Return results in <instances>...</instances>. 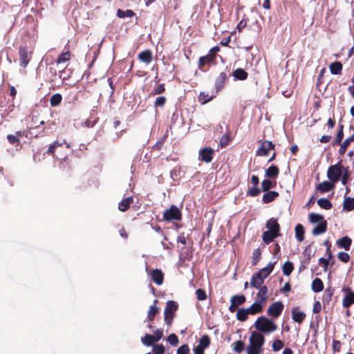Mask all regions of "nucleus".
Listing matches in <instances>:
<instances>
[{"mask_svg":"<svg viewBox=\"0 0 354 354\" xmlns=\"http://www.w3.org/2000/svg\"><path fill=\"white\" fill-rule=\"evenodd\" d=\"M294 269V266L292 262L286 261L284 263L282 267V271L284 275L289 276Z\"/></svg>","mask_w":354,"mask_h":354,"instance_id":"45","label":"nucleus"},{"mask_svg":"<svg viewBox=\"0 0 354 354\" xmlns=\"http://www.w3.org/2000/svg\"><path fill=\"white\" fill-rule=\"evenodd\" d=\"M33 49L27 46H21L19 49V64L26 68L32 59Z\"/></svg>","mask_w":354,"mask_h":354,"instance_id":"4","label":"nucleus"},{"mask_svg":"<svg viewBox=\"0 0 354 354\" xmlns=\"http://www.w3.org/2000/svg\"><path fill=\"white\" fill-rule=\"evenodd\" d=\"M216 64V55H212L207 53L206 55L199 58L198 68L200 71L206 72L212 65H215Z\"/></svg>","mask_w":354,"mask_h":354,"instance_id":"6","label":"nucleus"},{"mask_svg":"<svg viewBox=\"0 0 354 354\" xmlns=\"http://www.w3.org/2000/svg\"><path fill=\"white\" fill-rule=\"evenodd\" d=\"M261 257V250L260 248L254 250L252 252V265L256 266L259 261Z\"/></svg>","mask_w":354,"mask_h":354,"instance_id":"47","label":"nucleus"},{"mask_svg":"<svg viewBox=\"0 0 354 354\" xmlns=\"http://www.w3.org/2000/svg\"><path fill=\"white\" fill-rule=\"evenodd\" d=\"M265 306V304L261 303L260 301L255 299L254 302L247 309L250 315H256L261 313Z\"/></svg>","mask_w":354,"mask_h":354,"instance_id":"16","label":"nucleus"},{"mask_svg":"<svg viewBox=\"0 0 354 354\" xmlns=\"http://www.w3.org/2000/svg\"><path fill=\"white\" fill-rule=\"evenodd\" d=\"M189 348L187 344L180 346L176 351L177 354H189Z\"/></svg>","mask_w":354,"mask_h":354,"instance_id":"63","label":"nucleus"},{"mask_svg":"<svg viewBox=\"0 0 354 354\" xmlns=\"http://www.w3.org/2000/svg\"><path fill=\"white\" fill-rule=\"evenodd\" d=\"M326 230L327 222L326 221H323L320 223H318V225L313 228L312 233L314 236H317L324 233L326 231Z\"/></svg>","mask_w":354,"mask_h":354,"instance_id":"29","label":"nucleus"},{"mask_svg":"<svg viewBox=\"0 0 354 354\" xmlns=\"http://www.w3.org/2000/svg\"><path fill=\"white\" fill-rule=\"evenodd\" d=\"M133 202V196H129L122 200L118 204V209L122 212L127 211Z\"/></svg>","mask_w":354,"mask_h":354,"instance_id":"26","label":"nucleus"},{"mask_svg":"<svg viewBox=\"0 0 354 354\" xmlns=\"http://www.w3.org/2000/svg\"><path fill=\"white\" fill-rule=\"evenodd\" d=\"M232 346L233 351L237 353H241L245 348V344L241 340L234 342Z\"/></svg>","mask_w":354,"mask_h":354,"instance_id":"44","label":"nucleus"},{"mask_svg":"<svg viewBox=\"0 0 354 354\" xmlns=\"http://www.w3.org/2000/svg\"><path fill=\"white\" fill-rule=\"evenodd\" d=\"M284 306L281 301H276L270 305L267 310V314L272 317L277 318L281 315Z\"/></svg>","mask_w":354,"mask_h":354,"instance_id":"10","label":"nucleus"},{"mask_svg":"<svg viewBox=\"0 0 354 354\" xmlns=\"http://www.w3.org/2000/svg\"><path fill=\"white\" fill-rule=\"evenodd\" d=\"M350 173L348 167L344 169V173L342 176L341 181L343 185H346L349 179Z\"/></svg>","mask_w":354,"mask_h":354,"instance_id":"60","label":"nucleus"},{"mask_svg":"<svg viewBox=\"0 0 354 354\" xmlns=\"http://www.w3.org/2000/svg\"><path fill=\"white\" fill-rule=\"evenodd\" d=\"M351 244H352V239L348 236H345L338 239L336 241V245L339 248H343L345 250H349L351 248Z\"/></svg>","mask_w":354,"mask_h":354,"instance_id":"20","label":"nucleus"},{"mask_svg":"<svg viewBox=\"0 0 354 354\" xmlns=\"http://www.w3.org/2000/svg\"><path fill=\"white\" fill-rule=\"evenodd\" d=\"M62 100V96L59 93L53 95L50 99V104L51 106H57L60 104Z\"/></svg>","mask_w":354,"mask_h":354,"instance_id":"42","label":"nucleus"},{"mask_svg":"<svg viewBox=\"0 0 354 354\" xmlns=\"http://www.w3.org/2000/svg\"><path fill=\"white\" fill-rule=\"evenodd\" d=\"M254 328L260 333H270L277 329V325L272 320L264 316L257 318L254 324Z\"/></svg>","mask_w":354,"mask_h":354,"instance_id":"2","label":"nucleus"},{"mask_svg":"<svg viewBox=\"0 0 354 354\" xmlns=\"http://www.w3.org/2000/svg\"><path fill=\"white\" fill-rule=\"evenodd\" d=\"M350 144L351 142L348 138H346L342 143L341 142L340 147L338 151L340 155H344Z\"/></svg>","mask_w":354,"mask_h":354,"instance_id":"50","label":"nucleus"},{"mask_svg":"<svg viewBox=\"0 0 354 354\" xmlns=\"http://www.w3.org/2000/svg\"><path fill=\"white\" fill-rule=\"evenodd\" d=\"M167 341L169 342V344L173 346H176L178 343H179V339H178V336L174 334V333H171L170 334L167 338Z\"/></svg>","mask_w":354,"mask_h":354,"instance_id":"49","label":"nucleus"},{"mask_svg":"<svg viewBox=\"0 0 354 354\" xmlns=\"http://www.w3.org/2000/svg\"><path fill=\"white\" fill-rule=\"evenodd\" d=\"M344 138V131H340L337 133L336 138L333 142V145H340Z\"/></svg>","mask_w":354,"mask_h":354,"instance_id":"61","label":"nucleus"},{"mask_svg":"<svg viewBox=\"0 0 354 354\" xmlns=\"http://www.w3.org/2000/svg\"><path fill=\"white\" fill-rule=\"evenodd\" d=\"M306 317L305 313L299 310V307L292 308V318L295 322L301 324L305 319Z\"/></svg>","mask_w":354,"mask_h":354,"instance_id":"22","label":"nucleus"},{"mask_svg":"<svg viewBox=\"0 0 354 354\" xmlns=\"http://www.w3.org/2000/svg\"><path fill=\"white\" fill-rule=\"evenodd\" d=\"M210 344V338L207 335H203L199 339L198 344L194 348V354H205V349Z\"/></svg>","mask_w":354,"mask_h":354,"instance_id":"11","label":"nucleus"},{"mask_svg":"<svg viewBox=\"0 0 354 354\" xmlns=\"http://www.w3.org/2000/svg\"><path fill=\"white\" fill-rule=\"evenodd\" d=\"M280 236H281V233H277L274 232H271V231L267 230L263 233L262 239H263V241L266 244L268 245L271 242H272L274 239H276Z\"/></svg>","mask_w":354,"mask_h":354,"instance_id":"21","label":"nucleus"},{"mask_svg":"<svg viewBox=\"0 0 354 354\" xmlns=\"http://www.w3.org/2000/svg\"><path fill=\"white\" fill-rule=\"evenodd\" d=\"M279 196V194L277 191H268L263 195L262 201L263 203H269L275 200Z\"/></svg>","mask_w":354,"mask_h":354,"instance_id":"27","label":"nucleus"},{"mask_svg":"<svg viewBox=\"0 0 354 354\" xmlns=\"http://www.w3.org/2000/svg\"><path fill=\"white\" fill-rule=\"evenodd\" d=\"M261 193L260 189L258 187V186L253 185L252 187L248 188L247 191V194L252 196L255 197L258 196Z\"/></svg>","mask_w":354,"mask_h":354,"instance_id":"52","label":"nucleus"},{"mask_svg":"<svg viewBox=\"0 0 354 354\" xmlns=\"http://www.w3.org/2000/svg\"><path fill=\"white\" fill-rule=\"evenodd\" d=\"M318 205L324 209H330L332 208L333 205L332 203L327 198H321L317 201Z\"/></svg>","mask_w":354,"mask_h":354,"instance_id":"38","label":"nucleus"},{"mask_svg":"<svg viewBox=\"0 0 354 354\" xmlns=\"http://www.w3.org/2000/svg\"><path fill=\"white\" fill-rule=\"evenodd\" d=\"M167 98L165 96L158 97L154 102V106L156 107H162L165 106Z\"/></svg>","mask_w":354,"mask_h":354,"instance_id":"54","label":"nucleus"},{"mask_svg":"<svg viewBox=\"0 0 354 354\" xmlns=\"http://www.w3.org/2000/svg\"><path fill=\"white\" fill-rule=\"evenodd\" d=\"M214 96L209 97L208 94L205 92H201L198 95V100L202 104H205L210 102Z\"/></svg>","mask_w":354,"mask_h":354,"instance_id":"48","label":"nucleus"},{"mask_svg":"<svg viewBox=\"0 0 354 354\" xmlns=\"http://www.w3.org/2000/svg\"><path fill=\"white\" fill-rule=\"evenodd\" d=\"M178 308V305L176 301L170 300L166 303L164 310V321L167 326H171Z\"/></svg>","mask_w":354,"mask_h":354,"instance_id":"3","label":"nucleus"},{"mask_svg":"<svg viewBox=\"0 0 354 354\" xmlns=\"http://www.w3.org/2000/svg\"><path fill=\"white\" fill-rule=\"evenodd\" d=\"M196 295L198 300L199 301H204L207 299V294L206 292L201 288H198L196 290Z\"/></svg>","mask_w":354,"mask_h":354,"instance_id":"53","label":"nucleus"},{"mask_svg":"<svg viewBox=\"0 0 354 354\" xmlns=\"http://www.w3.org/2000/svg\"><path fill=\"white\" fill-rule=\"evenodd\" d=\"M337 257L341 261L344 263H347L350 260L349 254L345 252H339Z\"/></svg>","mask_w":354,"mask_h":354,"instance_id":"56","label":"nucleus"},{"mask_svg":"<svg viewBox=\"0 0 354 354\" xmlns=\"http://www.w3.org/2000/svg\"><path fill=\"white\" fill-rule=\"evenodd\" d=\"M284 346V343L281 339H275L272 343V350L275 352L280 351Z\"/></svg>","mask_w":354,"mask_h":354,"instance_id":"51","label":"nucleus"},{"mask_svg":"<svg viewBox=\"0 0 354 354\" xmlns=\"http://www.w3.org/2000/svg\"><path fill=\"white\" fill-rule=\"evenodd\" d=\"M214 154V150L209 147H206L201 149L198 153V158L202 162L205 163H209L213 160V156Z\"/></svg>","mask_w":354,"mask_h":354,"instance_id":"12","label":"nucleus"},{"mask_svg":"<svg viewBox=\"0 0 354 354\" xmlns=\"http://www.w3.org/2000/svg\"><path fill=\"white\" fill-rule=\"evenodd\" d=\"M142 343L147 346H152L155 342V339L153 337V335L150 334H147L144 337L141 338Z\"/></svg>","mask_w":354,"mask_h":354,"instance_id":"40","label":"nucleus"},{"mask_svg":"<svg viewBox=\"0 0 354 354\" xmlns=\"http://www.w3.org/2000/svg\"><path fill=\"white\" fill-rule=\"evenodd\" d=\"M274 263H269L266 267L261 269L259 271H258L257 273H259L260 276H261L264 279L267 278L270 273L272 272L274 269Z\"/></svg>","mask_w":354,"mask_h":354,"instance_id":"32","label":"nucleus"},{"mask_svg":"<svg viewBox=\"0 0 354 354\" xmlns=\"http://www.w3.org/2000/svg\"><path fill=\"white\" fill-rule=\"evenodd\" d=\"M265 337L263 334L254 331L249 339V344L246 347L247 354H261L263 351V346Z\"/></svg>","mask_w":354,"mask_h":354,"instance_id":"1","label":"nucleus"},{"mask_svg":"<svg viewBox=\"0 0 354 354\" xmlns=\"http://www.w3.org/2000/svg\"><path fill=\"white\" fill-rule=\"evenodd\" d=\"M167 138V136H165L160 140H159L153 147V149L155 150H160L165 143V139Z\"/></svg>","mask_w":354,"mask_h":354,"instance_id":"64","label":"nucleus"},{"mask_svg":"<svg viewBox=\"0 0 354 354\" xmlns=\"http://www.w3.org/2000/svg\"><path fill=\"white\" fill-rule=\"evenodd\" d=\"M266 227L268 231L280 233V225L277 218H271L266 221Z\"/></svg>","mask_w":354,"mask_h":354,"instance_id":"18","label":"nucleus"},{"mask_svg":"<svg viewBox=\"0 0 354 354\" xmlns=\"http://www.w3.org/2000/svg\"><path fill=\"white\" fill-rule=\"evenodd\" d=\"M165 91V84H160L153 90L151 94L153 95H159Z\"/></svg>","mask_w":354,"mask_h":354,"instance_id":"55","label":"nucleus"},{"mask_svg":"<svg viewBox=\"0 0 354 354\" xmlns=\"http://www.w3.org/2000/svg\"><path fill=\"white\" fill-rule=\"evenodd\" d=\"M335 187V184L333 182L329 181H324L319 185H317V189L319 190L321 193H325L330 192Z\"/></svg>","mask_w":354,"mask_h":354,"instance_id":"25","label":"nucleus"},{"mask_svg":"<svg viewBox=\"0 0 354 354\" xmlns=\"http://www.w3.org/2000/svg\"><path fill=\"white\" fill-rule=\"evenodd\" d=\"M276 182H272L269 179H264L261 182L262 191L264 192L270 191V189L275 187Z\"/></svg>","mask_w":354,"mask_h":354,"instance_id":"37","label":"nucleus"},{"mask_svg":"<svg viewBox=\"0 0 354 354\" xmlns=\"http://www.w3.org/2000/svg\"><path fill=\"white\" fill-rule=\"evenodd\" d=\"M71 59V52L70 51H66V52H64V53H62V54H60L58 57L57 58L55 62L59 64H61V63H64V62H66L67 61H69Z\"/></svg>","mask_w":354,"mask_h":354,"instance_id":"43","label":"nucleus"},{"mask_svg":"<svg viewBox=\"0 0 354 354\" xmlns=\"http://www.w3.org/2000/svg\"><path fill=\"white\" fill-rule=\"evenodd\" d=\"M250 315L247 308H239L236 312V319L240 322H245Z\"/></svg>","mask_w":354,"mask_h":354,"instance_id":"35","label":"nucleus"},{"mask_svg":"<svg viewBox=\"0 0 354 354\" xmlns=\"http://www.w3.org/2000/svg\"><path fill=\"white\" fill-rule=\"evenodd\" d=\"M232 138H230V133L227 132L220 138L219 146L221 148L227 147L231 142Z\"/></svg>","mask_w":354,"mask_h":354,"instance_id":"39","label":"nucleus"},{"mask_svg":"<svg viewBox=\"0 0 354 354\" xmlns=\"http://www.w3.org/2000/svg\"><path fill=\"white\" fill-rule=\"evenodd\" d=\"M309 221L312 223H320L323 221H326L324 219V217L319 214L317 213H310L309 214Z\"/></svg>","mask_w":354,"mask_h":354,"instance_id":"41","label":"nucleus"},{"mask_svg":"<svg viewBox=\"0 0 354 354\" xmlns=\"http://www.w3.org/2000/svg\"><path fill=\"white\" fill-rule=\"evenodd\" d=\"M165 351V348L162 344H156L153 347L154 354H164Z\"/></svg>","mask_w":354,"mask_h":354,"instance_id":"57","label":"nucleus"},{"mask_svg":"<svg viewBox=\"0 0 354 354\" xmlns=\"http://www.w3.org/2000/svg\"><path fill=\"white\" fill-rule=\"evenodd\" d=\"M311 288L315 292H319L324 290V283L319 278H316L313 281Z\"/></svg>","mask_w":354,"mask_h":354,"instance_id":"34","label":"nucleus"},{"mask_svg":"<svg viewBox=\"0 0 354 354\" xmlns=\"http://www.w3.org/2000/svg\"><path fill=\"white\" fill-rule=\"evenodd\" d=\"M279 174V169L276 165H271L266 170L265 176L268 178H277Z\"/></svg>","mask_w":354,"mask_h":354,"instance_id":"31","label":"nucleus"},{"mask_svg":"<svg viewBox=\"0 0 354 354\" xmlns=\"http://www.w3.org/2000/svg\"><path fill=\"white\" fill-rule=\"evenodd\" d=\"M138 58L140 61L148 64L152 62L153 55L151 50L147 49L138 53Z\"/></svg>","mask_w":354,"mask_h":354,"instance_id":"19","label":"nucleus"},{"mask_svg":"<svg viewBox=\"0 0 354 354\" xmlns=\"http://www.w3.org/2000/svg\"><path fill=\"white\" fill-rule=\"evenodd\" d=\"M259 292L257 293L255 299L260 301L261 303L266 304L268 299V288L266 286L260 287Z\"/></svg>","mask_w":354,"mask_h":354,"instance_id":"17","label":"nucleus"},{"mask_svg":"<svg viewBox=\"0 0 354 354\" xmlns=\"http://www.w3.org/2000/svg\"><path fill=\"white\" fill-rule=\"evenodd\" d=\"M342 166L340 165V162L330 166L327 171V177L333 183H337L342 176Z\"/></svg>","mask_w":354,"mask_h":354,"instance_id":"7","label":"nucleus"},{"mask_svg":"<svg viewBox=\"0 0 354 354\" xmlns=\"http://www.w3.org/2000/svg\"><path fill=\"white\" fill-rule=\"evenodd\" d=\"M61 145H62V144L59 143V142H57V141L54 142L49 146L46 153L48 154L53 155L54 153L56 148L58 146H61Z\"/></svg>","mask_w":354,"mask_h":354,"instance_id":"62","label":"nucleus"},{"mask_svg":"<svg viewBox=\"0 0 354 354\" xmlns=\"http://www.w3.org/2000/svg\"><path fill=\"white\" fill-rule=\"evenodd\" d=\"M342 290L346 293L342 299V306L348 308L354 304V291L348 286H344Z\"/></svg>","mask_w":354,"mask_h":354,"instance_id":"9","label":"nucleus"},{"mask_svg":"<svg viewBox=\"0 0 354 354\" xmlns=\"http://www.w3.org/2000/svg\"><path fill=\"white\" fill-rule=\"evenodd\" d=\"M264 282V279L260 276L259 273H255L254 274L250 280V286L252 287H254L255 288H259L260 287H262V284Z\"/></svg>","mask_w":354,"mask_h":354,"instance_id":"23","label":"nucleus"},{"mask_svg":"<svg viewBox=\"0 0 354 354\" xmlns=\"http://www.w3.org/2000/svg\"><path fill=\"white\" fill-rule=\"evenodd\" d=\"M246 301V297L243 295H234L230 299V306H229V310L234 313L236 310L237 308L243 304Z\"/></svg>","mask_w":354,"mask_h":354,"instance_id":"13","label":"nucleus"},{"mask_svg":"<svg viewBox=\"0 0 354 354\" xmlns=\"http://www.w3.org/2000/svg\"><path fill=\"white\" fill-rule=\"evenodd\" d=\"M162 217L163 220L167 222L179 221L182 220V213L175 205H171L169 209L165 211Z\"/></svg>","mask_w":354,"mask_h":354,"instance_id":"5","label":"nucleus"},{"mask_svg":"<svg viewBox=\"0 0 354 354\" xmlns=\"http://www.w3.org/2000/svg\"><path fill=\"white\" fill-rule=\"evenodd\" d=\"M158 300L155 299L153 301V304L150 306L149 309L148 310L147 319L150 322H152L154 320L156 315L159 313V308L156 306Z\"/></svg>","mask_w":354,"mask_h":354,"instance_id":"24","label":"nucleus"},{"mask_svg":"<svg viewBox=\"0 0 354 354\" xmlns=\"http://www.w3.org/2000/svg\"><path fill=\"white\" fill-rule=\"evenodd\" d=\"M227 75L225 72H221L215 80V90L216 93L220 92L225 86L227 80Z\"/></svg>","mask_w":354,"mask_h":354,"instance_id":"15","label":"nucleus"},{"mask_svg":"<svg viewBox=\"0 0 354 354\" xmlns=\"http://www.w3.org/2000/svg\"><path fill=\"white\" fill-rule=\"evenodd\" d=\"M343 208L344 210L351 212L354 209V198L344 196L343 202Z\"/></svg>","mask_w":354,"mask_h":354,"instance_id":"33","label":"nucleus"},{"mask_svg":"<svg viewBox=\"0 0 354 354\" xmlns=\"http://www.w3.org/2000/svg\"><path fill=\"white\" fill-rule=\"evenodd\" d=\"M235 80H245L248 73L243 68H238L232 72Z\"/></svg>","mask_w":354,"mask_h":354,"instance_id":"28","label":"nucleus"},{"mask_svg":"<svg viewBox=\"0 0 354 354\" xmlns=\"http://www.w3.org/2000/svg\"><path fill=\"white\" fill-rule=\"evenodd\" d=\"M148 274L150 276L151 280L156 285L160 286L163 283L164 273L160 269H152L148 272Z\"/></svg>","mask_w":354,"mask_h":354,"instance_id":"14","label":"nucleus"},{"mask_svg":"<svg viewBox=\"0 0 354 354\" xmlns=\"http://www.w3.org/2000/svg\"><path fill=\"white\" fill-rule=\"evenodd\" d=\"M330 71L333 75H339L342 73L343 65L340 62H334L329 66Z\"/></svg>","mask_w":354,"mask_h":354,"instance_id":"30","label":"nucleus"},{"mask_svg":"<svg viewBox=\"0 0 354 354\" xmlns=\"http://www.w3.org/2000/svg\"><path fill=\"white\" fill-rule=\"evenodd\" d=\"M330 259L328 258L321 257L319 259V263L322 265L324 271H327L328 269V266L330 263Z\"/></svg>","mask_w":354,"mask_h":354,"instance_id":"58","label":"nucleus"},{"mask_svg":"<svg viewBox=\"0 0 354 354\" xmlns=\"http://www.w3.org/2000/svg\"><path fill=\"white\" fill-rule=\"evenodd\" d=\"M135 15V13L131 10H122L121 9H118L117 10V16L119 18L124 17H131Z\"/></svg>","mask_w":354,"mask_h":354,"instance_id":"46","label":"nucleus"},{"mask_svg":"<svg viewBox=\"0 0 354 354\" xmlns=\"http://www.w3.org/2000/svg\"><path fill=\"white\" fill-rule=\"evenodd\" d=\"M259 142L261 143V145L256 151L257 156H266L270 150L274 149L275 145L270 140H259Z\"/></svg>","mask_w":354,"mask_h":354,"instance_id":"8","label":"nucleus"},{"mask_svg":"<svg viewBox=\"0 0 354 354\" xmlns=\"http://www.w3.org/2000/svg\"><path fill=\"white\" fill-rule=\"evenodd\" d=\"M7 139L10 144L18 145L20 142L19 138L15 135L9 134L7 136Z\"/></svg>","mask_w":354,"mask_h":354,"instance_id":"59","label":"nucleus"},{"mask_svg":"<svg viewBox=\"0 0 354 354\" xmlns=\"http://www.w3.org/2000/svg\"><path fill=\"white\" fill-rule=\"evenodd\" d=\"M295 237L299 242L304 240V227L300 223L295 226Z\"/></svg>","mask_w":354,"mask_h":354,"instance_id":"36","label":"nucleus"}]
</instances>
